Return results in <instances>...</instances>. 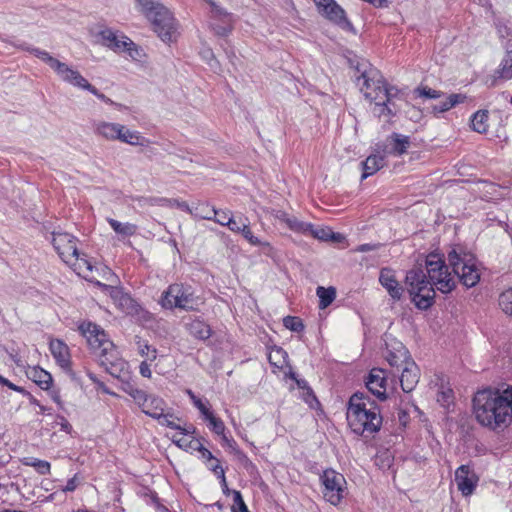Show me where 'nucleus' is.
Instances as JSON below:
<instances>
[{
    "mask_svg": "<svg viewBox=\"0 0 512 512\" xmlns=\"http://www.w3.org/2000/svg\"><path fill=\"white\" fill-rule=\"evenodd\" d=\"M319 13L342 30L356 34V30L347 18L345 10L335 0L326 3Z\"/></svg>",
    "mask_w": 512,
    "mask_h": 512,
    "instance_id": "nucleus-12",
    "label": "nucleus"
},
{
    "mask_svg": "<svg viewBox=\"0 0 512 512\" xmlns=\"http://www.w3.org/2000/svg\"><path fill=\"white\" fill-rule=\"evenodd\" d=\"M365 385L368 391L380 401H385L388 398V394L386 392L387 375L384 369H371L366 377Z\"/></svg>",
    "mask_w": 512,
    "mask_h": 512,
    "instance_id": "nucleus-13",
    "label": "nucleus"
},
{
    "mask_svg": "<svg viewBox=\"0 0 512 512\" xmlns=\"http://www.w3.org/2000/svg\"><path fill=\"white\" fill-rule=\"evenodd\" d=\"M288 353L279 346H274L268 356V361L271 365L282 368L287 363Z\"/></svg>",
    "mask_w": 512,
    "mask_h": 512,
    "instance_id": "nucleus-33",
    "label": "nucleus"
},
{
    "mask_svg": "<svg viewBox=\"0 0 512 512\" xmlns=\"http://www.w3.org/2000/svg\"><path fill=\"white\" fill-rule=\"evenodd\" d=\"M186 329L190 335L199 340H207L212 333L210 326L200 319H194L187 323Z\"/></svg>",
    "mask_w": 512,
    "mask_h": 512,
    "instance_id": "nucleus-25",
    "label": "nucleus"
},
{
    "mask_svg": "<svg viewBox=\"0 0 512 512\" xmlns=\"http://www.w3.org/2000/svg\"><path fill=\"white\" fill-rule=\"evenodd\" d=\"M466 98L467 97L464 94L453 93L446 96L445 99L441 100L438 104L430 105L429 107H427V109L434 115H438L449 111L457 104L463 103L466 100Z\"/></svg>",
    "mask_w": 512,
    "mask_h": 512,
    "instance_id": "nucleus-21",
    "label": "nucleus"
},
{
    "mask_svg": "<svg viewBox=\"0 0 512 512\" xmlns=\"http://www.w3.org/2000/svg\"><path fill=\"white\" fill-rule=\"evenodd\" d=\"M498 304L506 315L512 316V288L503 291L499 295Z\"/></svg>",
    "mask_w": 512,
    "mask_h": 512,
    "instance_id": "nucleus-39",
    "label": "nucleus"
},
{
    "mask_svg": "<svg viewBox=\"0 0 512 512\" xmlns=\"http://www.w3.org/2000/svg\"><path fill=\"white\" fill-rule=\"evenodd\" d=\"M122 131L119 132L117 140L133 146H146L150 143L149 139L145 138L138 131H132L123 125Z\"/></svg>",
    "mask_w": 512,
    "mask_h": 512,
    "instance_id": "nucleus-26",
    "label": "nucleus"
},
{
    "mask_svg": "<svg viewBox=\"0 0 512 512\" xmlns=\"http://www.w3.org/2000/svg\"><path fill=\"white\" fill-rule=\"evenodd\" d=\"M107 221L111 228L119 235L132 236L137 231V226L135 224L129 222L122 223L113 218H108Z\"/></svg>",
    "mask_w": 512,
    "mask_h": 512,
    "instance_id": "nucleus-32",
    "label": "nucleus"
},
{
    "mask_svg": "<svg viewBox=\"0 0 512 512\" xmlns=\"http://www.w3.org/2000/svg\"><path fill=\"white\" fill-rule=\"evenodd\" d=\"M236 455H237L238 459L242 462V464L244 465V467L246 469H249V467L254 468V465L251 462V460L241 450H236Z\"/></svg>",
    "mask_w": 512,
    "mask_h": 512,
    "instance_id": "nucleus-61",
    "label": "nucleus"
},
{
    "mask_svg": "<svg viewBox=\"0 0 512 512\" xmlns=\"http://www.w3.org/2000/svg\"><path fill=\"white\" fill-rule=\"evenodd\" d=\"M242 223L244 222L241 219L237 221L232 217L227 220L226 227H228L232 232L241 233Z\"/></svg>",
    "mask_w": 512,
    "mask_h": 512,
    "instance_id": "nucleus-56",
    "label": "nucleus"
},
{
    "mask_svg": "<svg viewBox=\"0 0 512 512\" xmlns=\"http://www.w3.org/2000/svg\"><path fill=\"white\" fill-rule=\"evenodd\" d=\"M79 329L86 337L91 349L94 351L101 352L103 348H107L106 343H113L107 338L105 331L97 324L91 322L82 323Z\"/></svg>",
    "mask_w": 512,
    "mask_h": 512,
    "instance_id": "nucleus-14",
    "label": "nucleus"
},
{
    "mask_svg": "<svg viewBox=\"0 0 512 512\" xmlns=\"http://www.w3.org/2000/svg\"><path fill=\"white\" fill-rule=\"evenodd\" d=\"M375 105H376V107L379 108V116L386 115L389 117H393L398 113V110H399L397 105H395L393 107L392 104H390L384 100L379 101V102L375 101Z\"/></svg>",
    "mask_w": 512,
    "mask_h": 512,
    "instance_id": "nucleus-49",
    "label": "nucleus"
},
{
    "mask_svg": "<svg viewBox=\"0 0 512 512\" xmlns=\"http://www.w3.org/2000/svg\"><path fill=\"white\" fill-rule=\"evenodd\" d=\"M0 383L2 385H5L7 386L8 388H10L11 390H14V391H17V392H20V393H24L25 390L24 388L20 387V386H17L15 384H13L12 382H10L8 379L4 378L3 376L0 375Z\"/></svg>",
    "mask_w": 512,
    "mask_h": 512,
    "instance_id": "nucleus-63",
    "label": "nucleus"
},
{
    "mask_svg": "<svg viewBox=\"0 0 512 512\" xmlns=\"http://www.w3.org/2000/svg\"><path fill=\"white\" fill-rule=\"evenodd\" d=\"M414 93L420 97L428 98V99H439L445 96V93L440 90L432 89L428 86H420L414 90Z\"/></svg>",
    "mask_w": 512,
    "mask_h": 512,
    "instance_id": "nucleus-43",
    "label": "nucleus"
},
{
    "mask_svg": "<svg viewBox=\"0 0 512 512\" xmlns=\"http://www.w3.org/2000/svg\"><path fill=\"white\" fill-rule=\"evenodd\" d=\"M303 399L306 403H308L310 406H312V402H318L317 401V398L313 392V390L311 389V387L309 386L308 389L304 390V393H303Z\"/></svg>",
    "mask_w": 512,
    "mask_h": 512,
    "instance_id": "nucleus-62",
    "label": "nucleus"
},
{
    "mask_svg": "<svg viewBox=\"0 0 512 512\" xmlns=\"http://www.w3.org/2000/svg\"><path fill=\"white\" fill-rule=\"evenodd\" d=\"M420 378V371L415 362H407L400 377L401 388L404 392H411L417 385Z\"/></svg>",
    "mask_w": 512,
    "mask_h": 512,
    "instance_id": "nucleus-19",
    "label": "nucleus"
},
{
    "mask_svg": "<svg viewBox=\"0 0 512 512\" xmlns=\"http://www.w3.org/2000/svg\"><path fill=\"white\" fill-rule=\"evenodd\" d=\"M23 464L33 467L40 475H48L51 471V464L46 460L28 457L23 459Z\"/></svg>",
    "mask_w": 512,
    "mask_h": 512,
    "instance_id": "nucleus-34",
    "label": "nucleus"
},
{
    "mask_svg": "<svg viewBox=\"0 0 512 512\" xmlns=\"http://www.w3.org/2000/svg\"><path fill=\"white\" fill-rule=\"evenodd\" d=\"M56 363L66 372L72 373L68 346L59 339L52 340L49 345Z\"/></svg>",
    "mask_w": 512,
    "mask_h": 512,
    "instance_id": "nucleus-17",
    "label": "nucleus"
},
{
    "mask_svg": "<svg viewBox=\"0 0 512 512\" xmlns=\"http://www.w3.org/2000/svg\"><path fill=\"white\" fill-rule=\"evenodd\" d=\"M85 90H87L90 93H92L93 95H95L98 99H100L104 103L114 106L118 110H127L128 109L127 106L117 103V102H114L112 99L107 97L105 94L101 93L95 86H93L91 84H87V88Z\"/></svg>",
    "mask_w": 512,
    "mask_h": 512,
    "instance_id": "nucleus-41",
    "label": "nucleus"
},
{
    "mask_svg": "<svg viewBox=\"0 0 512 512\" xmlns=\"http://www.w3.org/2000/svg\"><path fill=\"white\" fill-rule=\"evenodd\" d=\"M308 234L312 235L314 238L322 240V241H328L329 236L331 235V229L328 227H318L315 228L312 225L311 230H308Z\"/></svg>",
    "mask_w": 512,
    "mask_h": 512,
    "instance_id": "nucleus-52",
    "label": "nucleus"
},
{
    "mask_svg": "<svg viewBox=\"0 0 512 512\" xmlns=\"http://www.w3.org/2000/svg\"><path fill=\"white\" fill-rule=\"evenodd\" d=\"M138 406L143 413L155 419L161 411H164L165 402L158 396L148 395L146 401H142Z\"/></svg>",
    "mask_w": 512,
    "mask_h": 512,
    "instance_id": "nucleus-23",
    "label": "nucleus"
},
{
    "mask_svg": "<svg viewBox=\"0 0 512 512\" xmlns=\"http://www.w3.org/2000/svg\"><path fill=\"white\" fill-rule=\"evenodd\" d=\"M57 419H59L58 424L60 425L61 430L70 434L72 432L73 428H72V425L68 422V420L64 416H61V415H58Z\"/></svg>",
    "mask_w": 512,
    "mask_h": 512,
    "instance_id": "nucleus-60",
    "label": "nucleus"
},
{
    "mask_svg": "<svg viewBox=\"0 0 512 512\" xmlns=\"http://www.w3.org/2000/svg\"><path fill=\"white\" fill-rule=\"evenodd\" d=\"M230 214L231 213L228 210L224 211V210H216L215 209L212 220L222 226H226L227 220H229V218H232V216Z\"/></svg>",
    "mask_w": 512,
    "mask_h": 512,
    "instance_id": "nucleus-54",
    "label": "nucleus"
},
{
    "mask_svg": "<svg viewBox=\"0 0 512 512\" xmlns=\"http://www.w3.org/2000/svg\"><path fill=\"white\" fill-rule=\"evenodd\" d=\"M79 484L78 475L75 474L72 478H70L65 487L62 489L63 492H73Z\"/></svg>",
    "mask_w": 512,
    "mask_h": 512,
    "instance_id": "nucleus-58",
    "label": "nucleus"
},
{
    "mask_svg": "<svg viewBox=\"0 0 512 512\" xmlns=\"http://www.w3.org/2000/svg\"><path fill=\"white\" fill-rule=\"evenodd\" d=\"M139 371L143 377H146V378L151 377L152 372H151L150 366L148 365V363L146 361L141 362V364L139 366Z\"/></svg>",
    "mask_w": 512,
    "mask_h": 512,
    "instance_id": "nucleus-64",
    "label": "nucleus"
},
{
    "mask_svg": "<svg viewBox=\"0 0 512 512\" xmlns=\"http://www.w3.org/2000/svg\"><path fill=\"white\" fill-rule=\"evenodd\" d=\"M488 111L479 110L471 117L472 129L478 133H486L488 130Z\"/></svg>",
    "mask_w": 512,
    "mask_h": 512,
    "instance_id": "nucleus-30",
    "label": "nucleus"
},
{
    "mask_svg": "<svg viewBox=\"0 0 512 512\" xmlns=\"http://www.w3.org/2000/svg\"><path fill=\"white\" fill-rule=\"evenodd\" d=\"M205 419L209 421L210 429L217 435H223L225 433V425L224 422L218 418L215 417L213 412L206 415Z\"/></svg>",
    "mask_w": 512,
    "mask_h": 512,
    "instance_id": "nucleus-45",
    "label": "nucleus"
},
{
    "mask_svg": "<svg viewBox=\"0 0 512 512\" xmlns=\"http://www.w3.org/2000/svg\"><path fill=\"white\" fill-rule=\"evenodd\" d=\"M346 418L353 433L360 436L379 432L383 423L379 405L368 394L360 391L349 398Z\"/></svg>",
    "mask_w": 512,
    "mask_h": 512,
    "instance_id": "nucleus-3",
    "label": "nucleus"
},
{
    "mask_svg": "<svg viewBox=\"0 0 512 512\" xmlns=\"http://www.w3.org/2000/svg\"><path fill=\"white\" fill-rule=\"evenodd\" d=\"M470 475V468L467 465H461L455 471V482L462 495H471L477 485V480H473Z\"/></svg>",
    "mask_w": 512,
    "mask_h": 512,
    "instance_id": "nucleus-18",
    "label": "nucleus"
},
{
    "mask_svg": "<svg viewBox=\"0 0 512 512\" xmlns=\"http://www.w3.org/2000/svg\"><path fill=\"white\" fill-rule=\"evenodd\" d=\"M473 413L480 425L491 430L506 427L512 421V386L502 392L490 388L478 391L473 398Z\"/></svg>",
    "mask_w": 512,
    "mask_h": 512,
    "instance_id": "nucleus-2",
    "label": "nucleus"
},
{
    "mask_svg": "<svg viewBox=\"0 0 512 512\" xmlns=\"http://www.w3.org/2000/svg\"><path fill=\"white\" fill-rule=\"evenodd\" d=\"M211 7V18L212 20H219V21H233V15L220 6H218L214 0H205Z\"/></svg>",
    "mask_w": 512,
    "mask_h": 512,
    "instance_id": "nucleus-37",
    "label": "nucleus"
},
{
    "mask_svg": "<svg viewBox=\"0 0 512 512\" xmlns=\"http://www.w3.org/2000/svg\"><path fill=\"white\" fill-rule=\"evenodd\" d=\"M199 441L200 440L196 439V438H193L191 440H189L185 437L176 438V436H175L173 438V443H175L179 448H181L185 451H189V450L195 451V448L198 445Z\"/></svg>",
    "mask_w": 512,
    "mask_h": 512,
    "instance_id": "nucleus-50",
    "label": "nucleus"
},
{
    "mask_svg": "<svg viewBox=\"0 0 512 512\" xmlns=\"http://www.w3.org/2000/svg\"><path fill=\"white\" fill-rule=\"evenodd\" d=\"M121 389L123 392L131 396L137 405H139L142 401L145 402L146 397L148 396V394L145 391L138 389L131 382L123 383Z\"/></svg>",
    "mask_w": 512,
    "mask_h": 512,
    "instance_id": "nucleus-35",
    "label": "nucleus"
},
{
    "mask_svg": "<svg viewBox=\"0 0 512 512\" xmlns=\"http://www.w3.org/2000/svg\"><path fill=\"white\" fill-rule=\"evenodd\" d=\"M107 348L99 352V363L107 373L118 378L124 371L126 362L120 357V354L114 343H106Z\"/></svg>",
    "mask_w": 512,
    "mask_h": 512,
    "instance_id": "nucleus-10",
    "label": "nucleus"
},
{
    "mask_svg": "<svg viewBox=\"0 0 512 512\" xmlns=\"http://www.w3.org/2000/svg\"><path fill=\"white\" fill-rule=\"evenodd\" d=\"M210 464L208 465L209 470H211L218 478L223 477L225 474V470L220 465V461L214 457L212 461H208Z\"/></svg>",
    "mask_w": 512,
    "mask_h": 512,
    "instance_id": "nucleus-55",
    "label": "nucleus"
},
{
    "mask_svg": "<svg viewBox=\"0 0 512 512\" xmlns=\"http://www.w3.org/2000/svg\"><path fill=\"white\" fill-rule=\"evenodd\" d=\"M195 451L201 453L202 458L206 459L207 461H212L214 459V455L211 453V451L203 446L201 441L198 442Z\"/></svg>",
    "mask_w": 512,
    "mask_h": 512,
    "instance_id": "nucleus-57",
    "label": "nucleus"
},
{
    "mask_svg": "<svg viewBox=\"0 0 512 512\" xmlns=\"http://www.w3.org/2000/svg\"><path fill=\"white\" fill-rule=\"evenodd\" d=\"M316 294L319 297V307L324 309L332 304L336 297V289L334 287L325 288L323 286H318L316 289Z\"/></svg>",
    "mask_w": 512,
    "mask_h": 512,
    "instance_id": "nucleus-31",
    "label": "nucleus"
},
{
    "mask_svg": "<svg viewBox=\"0 0 512 512\" xmlns=\"http://www.w3.org/2000/svg\"><path fill=\"white\" fill-rule=\"evenodd\" d=\"M26 374L29 379L35 382L43 390H48L53 383L52 375L39 366L29 367Z\"/></svg>",
    "mask_w": 512,
    "mask_h": 512,
    "instance_id": "nucleus-22",
    "label": "nucleus"
},
{
    "mask_svg": "<svg viewBox=\"0 0 512 512\" xmlns=\"http://www.w3.org/2000/svg\"><path fill=\"white\" fill-rule=\"evenodd\" d=\"M289 229H291L294 232H299L303 234H308V230H311L312 224L311 223H305L300 220H298L296 217H290L287 218L286 222Z\"/></svg>",
    "mask_w": 512,
    "mask_h": 512,
    "instance_id": "nucleus-42",
    "label": "nucleus"
},
{
    "mask_svg": "<svg viewBox=\"0 0 512 512\" xmlns=\"http://www.w3.org/2000/svg\"><path fill=\"white\" fill-rule=\"evenodd\" d=\"M233 502L232 512H250L240 491L233 490Z\"/></svg>",
    "mask_w": 512,
    "mask_h": 512,
    "instance_id": "nucleus-47",
    "label": "nucleus"
},
{
    "mask_svg": "<svg viewBox=\"0 0 512 512\" xmlns=\"http://www.w3.org/2000/svg\"><path fill=\"white\" fill-rule=\"evenodd\" d=\"M111 297L115 304L128 315H138L142 310L140 304L131 297L130 294L123 291L122 288L109 286Z\"/></svg>",
    "mask_w": 512,
    "mask_h": 512,
    "instance_id": "nucleus-15",
    "label": "nucleus"
},
{
    "mask_svg": "<svg viewBox=\"0 0 512 512\" xmlns=\"http://www.w3.org/2000/svg\"><path fill=\"white\" fill-rule=\"evenodd\" d=\"M210 27L216 35L222 37L227 36L229 33H231L233 29V21L212 20L210 23Z\"/></svg>",
    "mask_w": 512,
    "mask_h": 512,
    "instance_id": "nucleus-38",
    "label": "nucleus"
},
{
    "mask_svg": "<svg viewBox=\"0 0 512 512\" xmlns=\"http://www.w3.org/2000/svg\"><path fill=\"white\" fill-rule=\"evenodd\" d=\"M353 77L365 98L370 101H377L382 94L387 82L382 73L368 62H358L354 67Z\"/></svg>",
    "mask_w": 512,
    "mask_h": 512,
    "instance_id": "nucleus-6",
    "label": "nucleus"
},
{
    "mask_svg": "<svg viewBox=\"0 0 512 512\" xmlns=\"http://www.w3.org/2000/svg\"><path fill=\"white\" fill-rule=\"evenodd\" d=\"M320 480L324 486L322 491L324 499L332 505H338L344 498L346 490L345 477L334 469L329 468L323 471Z\"/></svg>",
    "mask_w": 512,
    "mask_h": 512,
    "instance_id": "nucleus-8",
    "label": "nucleus"
},
{
    "mask_svg": "<svg viewBox=\"0 0 512 512\" xmlns=\"http://www.w3.org/2000/svg\"><path fill=\"white\" fill-rule=\"evenodd\" d=\"M122 128V124L102 121L96 125L95 132L107 140L114 141L117 140Z\"/></svg>",
    "mask_w": 512,
    "mask_h": 512,
    "instance_id": "nucleus-27",
    "label": "nucleus"
},
{
    "mask_svg": "<svg viewBox=\"0 0 512 512\" xmlns=\"http://www.w3.org/2000/svg\"><path fill=\"white\" fill-rule=\"evenodd\" d=\"M379 282L394 301L401 299L404 288L399 284L395 272L391 268L385 267L380 270Z\"/></svg>",
    "mask_w": 512,
    "mask_h": 512,
    "instance_id": "nucleus-16",
    "label": "nucleus"
},
{
    "mask_svg": "<svg viewBox=\"0 0 512 512\" xmlns=\"http://www.w3.org/2000/svg\"><path fill=\"white\" fill-rule=\"evenodd\" d=\"M245 221L246 223H242L241 229V234L243 235V237L252 245H262V242L253 235L248 220L245 219ZM263 245L270 247L269 243H263Z\"/></svg>",
    "mask_w": 512,
    "mask_h": 512,
    "instance_id": "nucleus-46",
    "label": "nucleus"
},
{
    "mask_svg": "<svg viewBox=\"0 0 512 512\" xmlns=\"http://www.w3.org/2000/svg\"><path fill=\"white\" fill-rule=\"evenodd\" d=\"M160 303L165 309L195 310L198 306V297L190 285L173 283L162 293Z\"/></svg>",
    "mask_w": 512,
    "mask_h": 512,
    "instance_id": "nucleus-7",
    "label": "nucleus"
},
{
    "mask_svg": "<svg viewBox=\"0 0 512 512\" xmlns=\"http://www.w3.org/2000/svg\"><path fill=\"white\" fill-rule=\"evenodd\" d=\"M99 37L104 46L112 49L115 52L127 51L131 57L132 47L137 51V45L125 35H118L112 29L106 28L99 32Z\"/></svg>",
    "mask_w": 512,
    "mask_h": 512,
    "instance_id": "nucleus-11",
    "label": "nucleus"
},
{
    "mask_svg": "<svg viewBox=\"0 0 512 512\" xmlns=\"http://www.w3.org/2000/svg\"><path fill=\"white\" fill-rule=\"evenodd\" d=\"M187 395L189 396V398L191 399V401L193 402L194 406L200 411V413L203 415V417L205 418L206 415H208L209 413H211L212 411H210V409L202 402V400L200 398H198L194 392L190 389H188L186 391Z\"/></svg>",
    "mask_w": 512,
    "mask_h": 512,
    "instance_id": "nucleus-51",
    "label": "nucleus"
},
{
    "mask_svg": "<svg viewBox=\"0 0 512 512\" xmlns=\"http://www.w3.org/2000/svg\"><path fill=\"white\" fill-rule=\"evenodd\" d=\"M13 45L19 49L29 51L48 64L63 81L84 90L87 88V84H90L78 71L52 57L47 51L31 47L25 42L13 43Z\"/></svg>",
    "mask_w": 512,
    "mask_h": 512,
    "instance_id": "nucleus-5",
    "label": "nucleus"
},
{
    "mask_svg": "<svg viewBox=\"0 0 512 512\" xmlns=\"http://www.w3.org/2000/svg\"><path fill=\"white\" fill-rule=\"evenodd\" d=\"M388 141L390 142L389 146H387L384 149V152L398 156L406 153L410 145L409 136H405L395 132L389 136Z\"/></svg>",
    "mask_w": 512,
    "mask_h": 512,
    "instance_id": "nucleus-20",
    "label": "nucleus"
},
{
    "mask_svg": "<svg viewBox=\"0 0 512 512\" xmlns=\"http://www.w3.org/2000/svg\"><path fill=\"white\" fill-rule=\"evenodd\" d=\"M494 77L502 80L512 79V50L507 51L494 72Z\"/></svg>",
    "mask_w": 512,
    "mask_h": 512,
    "instance_id": "nucleus-28",
    "label": "nucleus"
},
{
    "mask_svg": "<svg viewBox=\"0 0 512 512\" xmlns=\"http://www.w3.org/2000/svg\"><path fill=\"white\" fill-rule=\"evenodd\" d=\"M385 165V157L383 155L372 154L366 158L365 161L361 162L362 166V176L361 179L364 180L369 176L375 174Z\"/></svg>",
    "mask_w": 512,
    "mask_h": 512,
    "instance_id": "nucleus-24",
    "label": "nucleus"
},
{
    "mask_svg": "<svg viewBox=\"0 0 512 512\" xmlns=\"http://www.w3.org/2000/svg\"><path fill=\"white\" fill-rule=\"evenodd\" d=\"M402 95H403V93L401 92L400 89H398L395 86L386 84L379 100H384V101L392 104V106L394 107L396 105L394 100L401 99Z\"/></svg>",
    "mask_w": 512,
    "mask_h": 512,
    "instance_id": "nucleus-36",
    "label": "nucleus"
},
{
    "mask_svg": "<svg viewBox=\"0 0 512 512\" xmlns=\"http://www.w3.org/2000/svg\"><path fill=\"white\" fill-rule=\"evenodd\" d=\"M214 210V207H209L207 204H199L195 207L194 216L204 220H212Z\"/></svg>",
    "mask_w": 512,
    "mask_h": 512,
    "instance_id": "nucleus-48",
    "label": "nucleus"
},
{
    "mask_svg": "<svg viewBox=\"0 0 512 512\" xmlns=\"http://www.w3.org/2000/svg\"><path fill=\"white\" fill-rule=\"evenodd\" d=\"M447 261L448 264L443 255L432 252L424 260L426 273L421 264L407 272L405 284L411 301L418 309L427 310L434 304V286L443 294L453 291L456 288L454 276L466 288L479 283L477 259L471 252L461 246L453 247L447 254Z\"/></svg>",
    "mask_w": 512,
    "mask_h": 512,
    "instance_id": "nucleus-1",
    "label": "nucleus"
},
{
    "mask_svg": "<svg viewBox=\"0 0 512 512\" xmlns=\"http://www.w3.org/2000/svg\"><path fill=\"white\" fill-rule=\"evenodd\" d=\"M496 28H497V32H498V35L500 38H508L512 33L510 31V29L503 23L499 22L497 23L496 25Z\"/></svg>",
    "mask_w": 512,
    "mask_h": 512,
    "instance_id": "nucleus-59",
    "label": "nucleus"
},
{
    "mask_svg": "<svg viewBox=\"0 0 512 512\" xmlns=\"http://www.w3.org/2000/svg\"><path fill=\"white\" fill-rule=\"evenodd\" d=\"M135 339L139 354L150 361H154L157 358L156 348H151V346L147 342H143L139 336H136Z\"/></svg>",
    "mask_w": 512,
    "mask_h": 512,
    "instance_id": "nucleus-40",
    "label": "nucleus"
},
{
    "mask_svg": "<svg viewBox=\"0 0 512 512\" xmlns=\"http://www.w3.org/2000/svg\"><path fill=\"white\" fill-rule=\"evenodd\" d=\"M283 325L285 328H287L293 332H301L305 328L303 321L299 317H296V316L284 317Z\"/></svg>",
    "mask_w": 512,
    "mask_h": 512,
    "instance_id": "nucleus-44",
    "label": "nucleus"
},
{
    "mask_svg": "<svg viewBox=\"0 0 512 512\" xmlns=\"http://www.w3.org/2000/svg\"><path fill=\"white\" fill-rule=\"evenodd\" d=\"M52 245L60 258L69 263L71 259H78L79 251L76 245L77 238L67 232H53Z\"/></svg>",
    "mask_w": 512,
    "mask_h": 512,
    "instance_id": "nucleus-9",
    "label": "nucleus"
},
{
    "mask_svg": "<svg viewBox=\"0 0 512 512\" xmlns=\"http://www.w3.org/2000/svg\"><path fill=\"white\" fill-rule=\"evenodd\" d=\"M386 359L392 367H400L410 361L409 352L401 343L396 352H388Z\"/></svg>",
    "mask_w": 512,
    "mask_h": 512,
    "instance_id": "nucleus-29",
    "label": "nucleus"
},
{
    "mask_svg": "<svg viewBox=\"0 0 512 512\" xmlns=\"http://www.w3.org/2000/svg\"><path fill=\"white\" fill-rule=\"evenodd\" d=\"M139 11L151 23L153 31L165 43L172 42L177 22L172 12L160 0H134Z\"/></svg>",
    "mask_w": 512,
    "mask_h": 512,
    "instance_id": "nucleus-4",
    "label": "nucleus"
},
{
    "mask_svg": "<svg viewBox=\"0 0 512 512\" xmlns=\"http://www.w3.org/2000/svg\"><path fill=\"white\" fill-rule=\"evenodd\" d=\"M171 418H173L172 414H170V413L165 414L164 411H161L159 416H156L155 419L162 426H166V427H169L174 430L180 429V425H178L174 421H172Z\"/></svg>",
    "mask_w": 512,
    "mask_h": 512,
    "instance_id": "nucleus-53",
    "label": "nucleus"
}]
</instances>
